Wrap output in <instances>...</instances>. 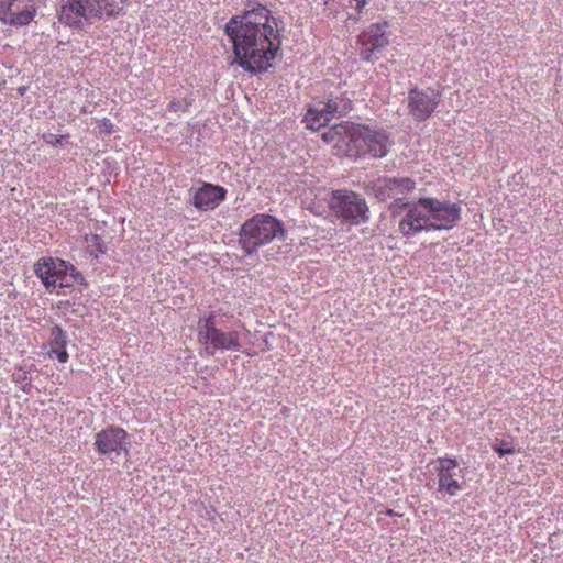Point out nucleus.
I'll list each match as a JSON object with an SVG mask.
<instances>
[{"label":"nucleus","mask_w":563,"mask_h":563,"mask_svg":"<svg viewBox=\"0 0 563 563\" xmlns=\"http://www.w3.org/2000/svg\"><path fill=\"white\" fill-rule=\"evenodd\" d=\"M277 20L262 4L231 16L224 33L233 44L234 62L245 71L262 74L280 46Z\"/></svg>","instance_id":"nucleus-1"},{"label":"nucleus","mask_w":563,"mask_h":563,"mask_svg":"<svg viewBox=\"0 0 563 563\" xmlns=\"http://www.w3.org/2000/svg\"><path fill=\"white\" fill-rule=\"evenodd\" d=\"M322 139L325 143L333 144L338 155L350 158L365 155L384 157L391 145L385 132L347 121L330 128L322 134Z\"/></svg>","instance_id":"nucleus-2"},{"label":"nucleus","mask_w":563,"mask_h":563,"mask_svg":"<svg viewBox=\"0 0 563 563\" xmlns=\"http://www.w3.org/2000/svg\"><path fill=\"white\" fill-rule=\"evenodd\" d=\"M462 208L449 200L419 198L399 221V232L411 238L422 231L451 230L461 220Z\"/></svg>","instance_id":"nucleus-3"},{"label":"nucleus","mask_w":563,"mask_h":563,"mask_svg":"<svg viewBox=\"0 0 563 563\" xmlns=\"http://www.w3.org/2000/svg\"><path fill=\"white\" fill-rule=\"evenodd\" d=\"M124 5L125 0H67L58 11V19L66 25L80 26L82 20L91 23L103 16L115 18Z\"/></svg>","instance_id":"nucleus-4"},{"label":"nucleus","mask_w":563,"mask_h":563,"mask_svg":"<svg viewBox=\"0 0 563 563\" xmlns=\"http://www.w3.org/2000/svg\"><path fill=\"white\" fill-rule=\"evenodd\" d=\"M282 223L269 214H257L246 220L240 231V243L247 254L283 234Z\"/></svg>","instance_id":"nucleus-5"},{"label":"nucleus","mask_w":563,"mask_h":563,"mask_svg":"<svg viewBox=\"0 0 563 563\" xmlns=\"http://www.w3.org/2000/svg\"><path fill=\"white\" fill-rule=\"evenodd\" d=\"M353 108L352 100L346 92L339 95L330 93L325 97V101H319L316 107L309 108L303 122L311 130H319L327 125L336 114L339 117L346 114Z\"/></svg>","instance_id":"nucleus-6"},{"label":"nucleus","mask_w":563,"mask_h":563,"mask_svg":"<svg viewBox=\"0 0 563 563\" xmlns=\"http://www.w3.org/2000/svg\"><path fill=\"white\" fill-rule=\"evenodd\" d=\"M199 339L205 344V351L213 355L216 350L220 351H241V334L239 331L224 332L217 328L216 316L213 312L199 321Z\"/></svg>","instance_id":"nucleus-7"},{"label":"nucleus","mask_w":563,"mask_h":563,"mask_svg":"<svg viewBox=\"0 0 563 563\" xmlns=\"http://www.w3.org/2000/svg\"><path fill=\"white\" fill-rule=\"evenodd\" d=\"M332 207L339 218L351 224H360L368 220L365 199L353 191L334 195Z\"/></svg>","instance_id":"nucleus-8"},{"label":"nucleus","mask_w":563,"mask_h":563,"mask_svg":"<svg viewBox=\"0 0 563 563\" xmlns=\"http://www.w3.org/2000/svg\"><path fill=\"white\" fill-rule=\"evenodd\" d=\"M415 188L416 181L409 177H379L366 185L367 191L380 201L406 198Z\"/></svg>","instance_id":"nucleus-9"},{"label":"nucleus","mask_w":563,"mask_h":563,"mask_svg":"<svg viewBox=\"0 0 563 563\" xmlns=\"http://www.w3.org/2000/svg\"><path fill=\"white\" fill-rule=\"evenodd\" d=\"M440 98V91L433 88L410 90L408 97L410 113L416 120L424 121L435 110Z\"/></svg>","instance_id":"nucleus-10"},{"label":"nucleus","mask_w":563,"mask_h":563,"mask_svg":"<svg viewBox=\"0 0 563 563\" xmlns=\"http://www.w3.org/2000/svg\"><path fill=\"white\" fill-rule=\"evenodd\" d=\"M34 14L35 7L30 0H0V20L5 24L26 25Z\"/></svg>","instance_id":"nucleus-11"},{"label":"nucleus","mask_w":563,"mask_h":563,"mask_svg":"<svg viewBox=\"0 0 563 563\" xmlns=\"http://www.w3.org/2000/svg\"><path fill=\"white\" fill-rule=\"evenodd\" d=\"M68 269L75 272V266L63 260L52 257L42 258L34 266V273L48 290L57 288L62 276Z\"/></svg>","instance_id":"nucleus-12"},{"label":"nucleus","mask_w":563,"mask_h":563,"mask_svg":"<svg viewBox=\"0 0 563 563\" xmlns=\"http://www.w3.org/2000/svg\"><path fill=\"white\" fill-rule=\"evenodd\" d=\"M439 490L455 496L462 488L459 478L463 477L462 470L455 459L440 457L437 461Z\"/></svg>","instance_id":"nucleus-13"},{"label":"nucleus","mask_w":563,"mask_h":563,"mask_svg":"<svg viewBox=\"0 0 563 563\" xmlns=\"http://www.w3.org/2000/svg\"><path fill=\"white\" fill-rule=\"evenodd\" d=\"M385 27L386 23H375L369 25L367 31H365L362 34V48L360 53L362 59L367 62L371 60L374 53L380 52L388 45L389 40L386 34Z\"/></svg>","instance_id":"nucleus-14"},{"label":"nucleus","mask_w":563,"mask_h":563,"mask_svg":"<svg viewBox=\"0 0 563 563\" xmlns=\"http://www.w3.org/2000/svg\"><path fill=\"white\" fill-rule=\"evenodd\" d=\"M126 431L119 427H109L96 434L95 445L100 454L109 455L125 450Z\"/></svg>","instance_id":"nucleus-15"},{"label":"nucleus","mask_w":563,"mask_h":563,"mask_svg":"<svg viewBox=\"0 0 563 563\" xmlns=\"http://www.w3.org/2000/svg\"><path fill=\"white\" fill-rule=\"evenodd\" d=\"M227 190L218 185L205 184L194 197L192 205L200 210L214 209L225 197Z\"/></svg>","instance_id":"nucleus-16"},{"label":"nucleus","mask_w":563,"mask_h":563,"mask_svg":"<svg viewBox=\"0 0 563 563\" xmlns=\"http://www.w3.org/2000/svg\"><path fill=\"white\" fill-rule=\"evenodd\" d=\"M67 333L59 325L55 324L49 331V344L52 349H63L67 346Z\"/></svg>","instance_id":"nucleus-17"},{"label":"nucleus","mask_w":563,"mask_h":563,"mask_svg":"<svg viewBox=\"0 0 563 563\" xmlns=\"http://www.w3.org/2000/svg\"><path fill=\"white\" fill-rule=\"evenodd\" d=\"M87 249L91 255L98 257L99 254L107 252V245L101 236L98 234H90L86 236Z\"/></svg>","instance_id":"nucleus-18"},{"label":"nucleus","mask_w":563,"mask_h":563,"mask_svg":"<svg viewBox=\"0 0 563 563\" xmlns=\"http://www.w3.org/2000/svg\"><path fill=\"white\" fill-rule=\"evenodd\" d=\"M84 276L75 268V272L67 271L64 273V276H62L59 284L57 285L58 288H70L75 284H82L84 283Z\"/></svg>","instance_id":"nucleus-19"},{"label":"nucleus","mask_w":563,"mask_h":563,"mask_svg":"<svg viewBox=\"0 0 563 563\" xmlns=\"http://www.w3.org/2000/svg\"><path fill=\"white\" fill-rule=\"evenodd\" d=\"M413 203L415 202L406 201L405 198L394 199L389 205L391 217H397L404 209H407L408 211Z\"/></svg>","instance_id":"nucleus-20"},{"label":"nucleus","mask_w":563,"mask_h":563,"mask_svg":"<svg viewBox=\"0 0 563 563\" xmlns=\"http://www.w3.org/2000/svg\"><path fill=\"white\" fill-rule=\"evenodd\" d=\"M190 102L186 99H174L168 104V110L174 112H186Z\"/></svg>","instance_id":"nucleus-21"},{"label":"nucleus","mask_w":563,"mask_h":563,"mask_svg":"<svg viewBox=\"0 0 563 563\" xmlns=\"http://www.w3.org/2000/svg\"><path fill=\"white\" fill-rule=\"evenodd\" d=\"M494 451L498 452L500 456H504L506 454H514L516 452L515 448L511 445L505 444L504 441H500L499 443H495L493 445Z\"/></svg>","instance_id":"nucleus-22"},{"label":"nucleus","mask_w":563,"mask_h":563,"mask_svg":"<svg viewBox=\"0 0 563 563\" xmlns=\"http://www.w3.org/2000/svg\"><path fill=\"white\" fill-rule=\"evenodd\" d=\"M63 139H64V135H56V134H53V133H47V134L43 135L44 142L47 143V144H52L54 146L60 145Z\"/></svg>","instance_id":"nucleus-23"},{"label":"nucleus","mask_w":563,"mask_h":563,"mask_svg":"<svg viewBox=\"0 0 563 563\" xmlns=\"http://www.w3.org/2000/svg\"><path fill=\"white\" fill-rule=\"evenodd\" d=\"M51 354H55L56 355V358L60 362V363H66L69 358L68 356V353L66 351V347H63V349H52Z\"/></svg>","instance_id":"nucleus-24"},{"label":"nucleus","mask_w":563,"mask_h":563,"mask_svg":"<svg viewBox=\"0 0 563 563\" xmlns=\"http://www.w3.org/2000/svg\"><path fill=\"white\" fill-rule=\"evenodd\" d=\"M100 129H101L103 132H106V133L110 134V133H111V129H112V124H111L108 120H104V121L102 122V124L100 125Z\"/></svg>","instance_id":"nucleus-25"},{"label":"nucleus","mask_w":563,"mask_h":563,"mask_svg":"<svg viewBox=\"0 0 563 563\" xmlns=\"http://www.w3.org/2000/svg\"><path fill=\"white\" fill-rule=\"evenodd\" d=\"M386 514H387V515H389V516H393V515H394V511H393V510H387V512H386Z\"/></svg>","instance_id":"nucleus-26"},{"label":"nucleus","mask_w":563,"mask_h":563,"mask_svg":"<svg viewBox=\"0 0 563 563\" xmlns=\"http://www.w3.org/2000/svg\"><path fill=\"white\" fill-rule=\"evenodd\" d=\"M30 2L34 3V2H35V0H30Z\"/></svg>","instance_id":"nucleus-27"}]
</instances>
